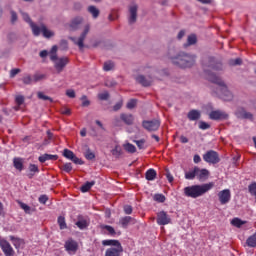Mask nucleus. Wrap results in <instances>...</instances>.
<instances>
[{"label": "nucleus", "mask_w": 256, "mask_h": 256, "mask_svg": "<svg viewBox=\"0 0 256 256\" xmlns=\"http://www.w3.org/2000/svg\"><path fill=\"white\" fill-rule=\"evenodd\" d=\"M222 69V64L217 62L214 57H207L203 60V70L207 77V80L213 84H216L218 87L215 91V94L225 102H231L234 99V96L231 91H229L225 82L217 76L212 71H219Z\"/></svg>", "instance_id": "nucleus-1"}, {"label": "nucleus", "mask_w": 256, "mask_h": 256, "mask_svg": "<svg viewBox=\"0 0 256 256\" xmlns=\"http://www.w3.org/2000/svg\"><path fill=\"white\" fill-rule=\"evenodd\" d=\"M215 187L214 182H209L205 184H196L187 186L184 188V196L192 199H197L204 196L206 193L211 191Z\"/></svg>", "instance_id": "nucleus-2"}, {"label": "nucleus", "mask_w": 256, "mask_h": 256, "mask_svg": "<svg viewBox=\"0 0 256 256\" xmlns=\"http://www.w3.org/2000/svg\"><path fill=\"white\" fill-rule=\"evenodd\" d=\"M171 62L176 67L186 69L192 68L196 64V56L187 53H179L177 56L171 58Z\"/></svg>", "instance_id": "nucleus-3"}, {"label": "nucleus", "mask_w": 256, "mask_h": 256, "mask_svg": "<svg viewBox=\"0 0 256 256\" xmlns=\"http://www.w3.org/2000/svg\"><path fill=\"white\" fill-rule=\"evenodd\" d=\"M103 246H110L105 250L104 256H122L124 247L122 243L117 239H105L102 240Z\"/></svg>", "instance_id": "nucleus-4"}, {"label": "nucleus", "mask_w": 256, "mask_h": 256, "mask_svg": "<svg viewBox=\"0 0 256 256\" xmlns=\"http://www.w3.org/2000/svg\"><path fill=\"white\" fill-rule=\"evenodd\" d=\"M32 33L34 37H39L42 33V36L45 37V39H51V37H54L55 33L47 28L46 25L41 24L38 25H32Z\"/></svg>", "instance_id": "nucleus-5"}, {"label": "nucleus", "mask_w": 256, "mask_h": 256, "mask_svg": "<svg viewBox=\"0 0 256 256\" xmlns=\"http://www.w3.org/2000/svg\"><path fill=\"white\" fill-rule=\"evenodd\" d=\"M90 31V25L87 24L84 27L83 32L80 34L79 38L77 39L76 37H69L70 41L74 43V45H77L79 49H83L84 47V41Z\"/></svg>", "instance_id": "nucleus-6"}, {"label": "nucleus", "mask_w": 256, "mask_h": 256, "mask_svg": "<svg viewBox=\"0 0 256 256\" xmlns=\"http://www.w3.org/2000/svg\"><path fill=\"white\" fill-rule=\"evenodd\" d=\"M203 160L208 164L216 165L220 163L221 159L219 153L215 150H209L203 155Z\"/></svg>", "instance_id": "nucleus-7"}, {"label": "nucleus", "mask_w": 256, "mask_h": 256, "mask_svg": "<svg viewBox=\"0 0 256 256\" xmlns=\"http://www.w3.org/2000/svg\"><path fill=\"white\" fill-rule=\"evenodd\" d=\"M161 126V122L158 119H153V120H144L142 122V127L148 131V132H156L159 130Z\"/></svg>", "instance_id": "nucleus-8"}, {"label": "nucleus", "mask_w": 256, "mask_h": 256, "mask_svg": "<svg viewBox=\"0 0 256 256\" xmlns=\"http://www.w3.org/2000/svg\"><path fill=\"white\" fill-rule=\"evenodd\" d=\"M0 249L3 252L4 256H14L15 250L10 244L9 241H7L4 238H0Z\"/></svg>", "instance_id": "nucleus-9"}, {"label": "nucleus", "mask_w": 256, "mask_h": 256, "mask_svg": "<svg viewBox=\"0 0 256 256\" xmlns=\"http://www.w3.org/2000/svg\"><path fill=\"white\" fill-rule=\"evenodd\" d=\"M235 116L241 120H248L250 122L255 121V117L253 116V113L246 111L244 107H238L235 112Z\"/></svg>", "instance_id": "nucleus-10"}, {"label": "nucleus", "mask_w": 256, "mask_h": 256, "mask_svg": "<svg viewBox=\"0 0 256 256\" xmlns=\"http://www.w3.org/2000/svg\"><path fill=\"white\" fill-rule=\"evenodd\" d=\"M64 249L69 255H75L79 250V244L73 239H68L64 243Z\"/></svg>", "instance_id": "nucleus-11"}, {"label": "nucleus", "mask_w": 256, "mask_h": 256, "mask_svg": "<svg viewBox=\"0 0 256 256\" xmlns=\"http://www.w3.org/2000/svg\"><path fill=\"white\" fill-rule=\"evenodd\" d=\"M156 222L159 226H166V225L171 224L172 218L166 211L162 210L157 213Z\"/></svg>", "instance_id": "nucleus-12"}, {"label": "nucleus", "mask_w": 256, "mask_h": 256, "mask_svg": "<svg viewBox=\"0 0 256 256\" xmlns=\"http://www.w3.org/2000/svg\"><path fill=\"white\" fill-rule=\"evenodd\" d=\"M218 199L221 205H227L232 200V192L230 189H223L218 192Z\"/></svg>", "instance_id": "nucleus-13"}, {"label": "nucleus", "mask_w": 256, "mask_h": 256, "mask_svg": "<svg viewBox=\"0 0 256 256\" xmlns=\"http://www.w3.org/2000/svg\"><path fill=\"white\" fill-rule=\"evenodd\" d=\"M62 155H63V157L65 159L73 162L75 165H83L84 164V162L80 158H78L76 156V154L72 150H70V149L65 148L63 150V154Z\"/></svg>", "instance_id": "nucleus-14"}, {"label": "nucleus", "mask_w": 256, "mask_h": 256, "mask_svg": "<svg viewBox=\"0 0 256 256\" xmlns=\"http://www.w3.org/2000/svg\"><path fill=\"white\" fill-rule=\"evenodd\" d=\"M209 118L213 121L228 120L229 114L221 110H214L209 113Z\"/></svg>", "instance_id": "nucleus-15"}, {"label": "nucleus", "mask_w": 256, "mask_h": 256, "mask_svg": "<svg viewBox=\"0 0 256 256\" xmlns=\"http://www.w3.org/2000/svg\"><path fill=\"white\" fill-rule=\"evenodd\" d=\"M135 80L142 87H150L153 84V82H154V79H153V77L151 75H148L147 77L144 76V75H138L135 78Z\"/></svg>", "instance_id": "nucleus-16"}, {"label": "nucleus", "mask_w": 256, "mask_h": 256, "mask_svg": "<svg viewBox=\"0 0 256 256\" xmlns=\"http://www.w3.org/2000/svg\"><path fill=\"white\" fill-rule=\"evenodd\" d=\"M69 64V59L67 57L58 58L54 62V68L58 74L62 73L66 66Z\"/></svg>", "instance_id": "nucleus-17"}, {"label": "nucleus", "mask_w": 256, "mask_h": 256, "mask_svg": "<svg viewBox=\"0 0 256 256\" xmlns=\"http://www.w3.org/2000/svg\"><path fill=\"white\" fill-rule=\"evenodd\" d=\"M129 13H130V16L128 18V23H129V25H134V23H136L137 17H138V5L133 4V5L129 6Z\"/></svg>", "instance_id": "nucleus-18"}, {"label": "nucleus", "mask_w": 256, "mask_h": 256, "mask_svg": "<svg viewBox=\"0 0 256 256\" xmlns=\"http://www.w3.org/2000/svg\"><path fill=\"white\" fill-rule=\"evenodd\" d=\"M83 21H84V18L82 16H76L75 18H73L69 24L70 30L77 31L80 25H82Z\"/></svg>", "instance_id": "nucleus-19"}, {"label": "nucleus", "mask_w": 256, "mask_h": 256, "mask_svg": "<svg viewBox=\"0 0 256 256\" xmlns=\"http://www.w3.org/2000/svg\"><path fill=\"white\" fill-rule=\"evenodd\" d=\"M201 117H202V113L200 110H197V109H192L187 114V118L190 122L199 121Z\"/></svg>", "instance_id": "nucleus-20"}, {"label": "nucleus", "mask_w": 256, "mask_h": 256, "mask_svg": "<svg viewBox=\"0 0 256 256\" xmlns=\"http://www.w3.org/2000/svg\"><path fill=\"white\" fill-rule=\"evenodd\" d=\"M120 120L127 126H132L134 124V115L128 113H121Z\"/></svg>", "instance_id": "nucleus-21"}, {"label": "nucleus", "mask_w": 256, "mask_h": 256, "mask_svg": "<svg viewBox=\"0 0 256 256\" xmlns=\"http://www.w3.org/2000/svg\"><path fill=\"white\" fill-rule=\"evenodd\" d=\"M130 223H133V224L136 223V219L133 218L132 216H124V217H121L119 220V224L121 225L122 228H125V229L128 228Z\"/></svg>", "instance_id": "nucleus-22"}, {"label": "nucleus", "mask_w": 256, "mask_h": 256, "mask_svg": "<svg viewBox=\"0 0 256 256\" xmlns=\"http://www.w3.org/2000/svg\"><path fill=\"white\" fill-rule=\"evenodd\" d=\"M59 159V156L58 155H54V154H43L41 156L38 157V161L40 163H45L47 161H57Z\"/></svg>", "instance_id": "nucleus-23"}, {"label": "nucleus", "mask_w": 256, "mask_h": 256, "mask_svg": "<svg viewBox=\"0 0 256 256\" xmlns=\"http://www.w3.org/2000/svg\"><path fill=\"white\" fill-rule=\"evenodd\" d=\"M209 175H210V172L208 169H201L200 167H198L196 177L199 181L208 179Z\"/></svg>", "instance_id": "nucleus-24"}, {"label": "nucleus", "mask_w": 256, "mask_h": 256, "mask_svg": "<svg viewBox=\"0 0 256 256\" xmlns=\"http://www.w3.org/2000/svg\"><path fill=\"white\" fill-rule=\"evenodd\" d=\"M9 239L12 242L13 246L15 247V249H20L25 244L23 239H21L19 237H15L13 235H10Z\"/></svg>", "instance_id": "nucleus-25"}, {"label": "nucleus", "mask_w": 256, "mask_h": 256, "mask_svg": "<svg viewBox=\"0 0 256 256\" xmlns=\"http://www.w3.org/2000/svg\"><path fill=\"white\" fill-rule=\"evenodd\" d=\"M199 171V167L195 166L193 169L185 172V179L186 180H194L197 177Z\"/></svg>", "instance_id": "nucleus-26"}, {"label": "nucleus", "mask_w": 256, "mask_h": 256, "mask_svg": "<svg viewBox=\"0 0 256 256\" xmlns=\"http://www.w3.org/2000/svg\"><path fill=\"white\" fill-rule=\"evenodd\" d=\"M29 173L27 174L28 179H33L36 173H39V167L36 164H29L28 166Z\"/></svg>", "instance_id": "nucleus-27"}, {"label": "nucleus", "mask_w": 256, "mask_h": 256, "mask_svg": "<svg viewBox=\"0 0 256 256\" xmlns=\"http://www.w3.org/2000/svg\"><path fill=\"white\" fill-rule=\"evenodd\" d=\"M13 167L19 171L22 172L24 169L23 159L20 157L13 158Z\"/></svg>", "instance_id": "nucleus-28"}, {"label": "nucleus", "mask_w": 256, "mask_h": 256, "mask_svg": "<svg viewBox=\"0 0 256 256\" xmlns=\"http://www.w3.org/2000/svg\"><path fill=\"white\" fill-rule=\"evenodd\" d=\"M157 178V171L153 168H150L145 173V179L147 181H154Z\"/></svg>", "instance_id": "nucleus-29"}, {"label": "nucleus", "mask_w": 256, "mask_h": 256, "mask_svg": "<svg viewBox=\"0 0 256 256\" xmlns=\"http://www.w3.org/2000/svg\"><path fill=\"white\" fill-rule=\"evenodd\" d=\"M95 184V181H87L80 187V191L82 193H87L92 189L93 186H95Z\"/></svg>", "instance_id": "nucleus-30"}, {"label": "nucleus", "mask_w": 256, "mask_h": 256, "mask_svg": "<svg viewBox=\"0 0 256 256\" xmlns=\"http://www.w3.org/2000/svg\"><path fill=\"white\" fill-rule=\"evenodd\" d=\"M87 11L88 13H90L93 19H98L100 15V10L96 6H88Z\"/></svg>", "instance_id": "nucleus-31"}, {"label": "nucleus", "mask_w": 256, "mask_h": 256, "mask_svg": "<svg viewBox=\"0 0 256 256\" xmlns=\"http://www.w3.org/2000/svg\"><path fill=\"white\" fill-rule=\"evenodd\" d=\"M198 41L197 35L196 34H190L187 37V43L184 44V47H190V45H196Z\"/></svg>", "instance_id": "nucleus-32"}, {"label": "nucleus", "mask_w": 256, "mask_h": 256, "mask_svg": "<svg viewBox=\"0 0 256 256\" xmlns=\"http://www.w3.org/2000/svg\"><path fill=\"white\" fill-rule=\"evenodd\" d=\"M246 245L250 248H256V232L247 238Z\"/></svg>", "instance_id": "nucleus-33"}, {"label": "nucleus", "mask_w": 256, "mask_h": 256, "mask_svg": "<svg viewBox=\"0 0 256 256\" xmlns=\"http://www.w3.org/2000/svg\"><path fill=\"white\" fill-rule=\"evenodd\" d=\"M20 14L22 15V19L23 21H25L26 23H28V25L31 28V31H33V25H36L30 18L29 14L25 13V12H20Z\"/></svg>", "instance_id": "nucleus-34"}, {"label": "nucleus", "mask_w": 256, "mask_h": 256, "mask_svg": "<svg viewBox=\"0 0 256 256\" xmlns=\"http://www.w3.org/2000/svg\"><path fill=\"white\" fill-rule=\"evenodd\" d=\"M231 225L236 227V228H241L243 225H245V221H243L239 217H235L231 220Z\"/></svg>", "instance_id": "nucleus-35"}, {"label": "nucleus", "mask_w": 256, "mask_h": 256, "mask_svg": "<svg viewBox=\"0 0 256 256\" xmlns=\"http://www.w3.org/2000/svg\"><path fill=\"white\" fill-rule=\"evenodd\" d=\"M75 225L80 229V230H84L87 229L89 226V223L86 219H80L78 220Z\"/></svg>", "instance_id": "nucleus-36"}, {"label": "nucleus", "mask_w": 256, "mask_h": 256, "mask_svg": "<svg viewBox=\"0 0 256 256\" xmlns=\"http://www.w3.org/2000/svg\"><path fill=\"white\" fill-rule=\"evenodd\" d=\"M60 169H61L63 172H65V173H67V174H70V173L72 172V170H73L72 163H70V162L64 163V164L60 167Z\"/></svg>", "instance_id": "nucleus-37"}, {"label": "nucleus", "mask_w": 256, "mask_h": 256, "mask_svg": "<svg viewBox=\"0 0 256 256\" xmlns=\"http://www.w3.org/2000/svg\"><path fill=\"white\" fill-rule=\"evenodd\" d=\"M57 223L59 225L60 230L67 229V223H66L65 217L59 216L57 219Z\"/></svg>", "instance_id": "nucleus-38"}, {"label": "nucleus", "mask_w": 256, "mask_h": 256, "mask_svg": "<svg viewBox=\"0 0 256 256\" xmlns=\"http://www.w3.org/2000/svg\"><path fill=\"white\" fill-rule=\"evenodd\" d=\"M37 98L42 101H49L50 103H53V98L45 95L43 92H37Z\"/></svg>", "instance_id": "nucleus-39"}, {"label": "nucleus", "mask_w": 256, "mask_h": 256, "mask_svg": "<svg viewBox=\"0 0 256 256\" xmlns=\"http://www.w3.org/2000/svg\"><path fill=\"white\" fill-rule=\"evenodd\" d=\"M154 201L155 202H158V203H165L166 202V196L164 194H155L154 197H153Z\"/></svg>", "instance_id": "nucleus-40"}, {"label": "nucleus", "mask_w": 256, "mask_h": 256, "mask_svg": "<svg viewBox=\"0 0 256 256\" xmlns=\"http://www.w3.org/2000/svg\"><path fill=\"white\" fill-rule=\"evenodd\" d=\"M114 67H115V65H114V63L112 61H107L103 65V70L105 72H110V71H112L114 69Z\"/></svg>", "instance_id": "nucleus-41"}, {"label": "nucleus", "mask_w": 256, "mask_h": 256, "mask_svg": "<svg viewBox=\"0 0 256 256\" xmlns=\"http://www.w3.org/2000/svg\"><path fill=\"white\" fill-rule=\"evenodd\" d=\"M45 79H46V75L45 74L35 73L33 75V82L34 83H38V82L43 81Z\"/></svg>", "instance_id": "nucleus-42"}, {"label": "nucleus", "mask_w": 256, "mask_h": 256, "mask_svg": "<svg viewBox=\"0 0 256 256\" xmlns=\"http://www.w3.org/2000/svg\"><path fill=\"white\" fill-rule=\"evenodd\" d=\"M102 229L106 230V231L109 233V235H111V236L116 235V230H115V228H114L113 226H111V225H103V226H102Z\"/></svg>", "instance_id": "nucleus-43"}, {"label": "nucleus", "mask_w": 256, "mask_h": 256, "mask_svg": "<svg viewBox=\"0 0 256 256\" xmlns=\"http://www.w3.org/2000/svg\"><path fill=\"white\" fill-rule=\"evenodd\" d=\"M125 150H126V152L131 153V154H134L137 151L136 146L131 143H127L125 145Z\"/></svg>", "instance_id": "nucleus-44"}, {"label": "nucleus", "mask_w": 256, "mask_h": 256, "mask_svg": "<svg viewBox=\"0 0 256 256\" xmlns=\"http://www.w3.org/2000/svg\"><path fill=\"white\" fill-rule=\"evenodd\" d=\"M134 143L138 147L139 150H144L145 149V144L146 140L145 139H140V140H134Z\"/></svg>", "instance_id": "nucleus-45"}, {"label": "nucleus", "mask_w": 256, "mask_h": 256, "mask_svg": "<svg viewBox=\"0 0 256 256\" xmlns=\"http://www.w3.org/2000/svg\"><path fill=\"white\" fill-rule=\"evenodd\" d=\"M85 158L89 161L94 160L96 158V155L94 152H91V149H87L85 151Z\"/></svg>", "instance_id": "nucleus-46"}, {"label": "nucleus", "mask_w": 256, "mask_h": 256, "mask_svg": "<svg viewBox=\"0 0 256 256\" xmlns=\"http://www.w3.org/2000/svg\"><path fill=\"white\" fill-rule=\"evenodd\" d=\"M136 106H137V100L136 99H131L126 104V108L128 110H133Z\"/></svg>", "instance_id": "nucleus-47"}, {"label": "nucleus", "mask_w": 256, "mask_h": 256, "mask_svg": "<svg viewBox=\"0 0 256 256\" xmlns=\"http://www.w3.org/2000/svg\"><path fill=\"white\" fill-rule=\"evenodd\" d=\"M80 100L82 102L81 104L82 107H89L91 104L90 100H88V97L86 95H82Z\"/></svg>", "instance_id": "nucleus-48"}, {"label": "nucleus", "mask_w": 256, "mask_h": 256, "mask_svg": "<svg viewBox=\"0 0 256 256\" xmlns=\"http://www.w3.org/2000/svg\"><path fill=\"white\" fill-rule=\"evenodd\" d=\"M211 128V125L205 121H200L199 122V129L202 131L209 130Z\"/></svg>", "instance_id": "nucleus-49"}, {"label": "nucleus", "mask_w": 256, "mask_h": 256, "mask_svg": "<svg viewBox=\"0 0 256 256\" xmlns=\"http://www.w3.org/2000/svg\"><path fill=\"white\" fill-rule=\"evenodd\" d=\"M19 206H20V208H21L26 214H30V213H31V207H30L29 205H27L26 203L19 202Z\"/></svg>", "instance_id": "nucleus-50"}, {"label": "nucleus", "mask_w": 256, "mask_h": 256, "mask_svg": "<svg viewBox=\"0 0 256 256\" xmlns=\"http://www.w3.org/2000/svg\"><path fill=\"white\" fill-rule=\"evenodd\" d=\"M243 61L241 58H236V59H231L229 60V65L230 66H240L242 65Z\"/></svg>", "instance_id": "nucleus-51"}, {"label": "nucleus", "mask_w": 256, "mask_h": 256, "mask_svg": "<svg viewBox=\"0 0 256 256\" xmlns=\"http://www.w3.org/2000/svg\"><path fill=\"white\" fill-rule=\"evenodd\" d=\"M34 82V79L30 75H26L22 78V83L24 85H31Z\"/></svg>", "instance_id": "nucleus-52"}, {"label": "nucleus", "mask_w": 256, "mask_h": 256, "mask_svg": "<svg viewBox=\"0 0 256 256\" xmlns=\"http://www.w3.org/2000/svg\"><path fill=\"white\" fill-rule=\"evenodd\" d=\"M49 201V197L46 194L40 195L38 202L42 205H45Z\"/></svg>", "instance_id": "nucleus-53"}, {"label": "nucleus", "mask_w": 256, "mask_h": 256, "mask_svg": "<svg viewBox=\"0 0 256 256\" xmlns=\"http://www.w3.org/2000/svg\"><path fill=\"white\" fill-rule=\"evenodd\" d=\"M248 191L251 195H256V182H253L248 186Z\"/></svg>", "instance_id": "nucleus-54"}, {"label": "nucleus", "mask_w": 256, "mask_h": 256, "mask_svg": "<svg viewBox=\"0 0 256 256\" xmlns=\"http://www.w3.org/2000/svg\"><path fill=\"white\" fill-rule=\"evenodd\" d=\"M25 102V98L22 95L16 96L15 98V103L17 104V106H22Z\"/></svg>", "instance_id": "nucleus-55"}, {"label": "nucleus", "mask_w": 256, "mask_h": 256, "mask_svg": "<svg viewBox=\"0 0 256 256\" xmlns=\"http://www.w3.org/2000/svg\"><path fill=\"white\" fill-rule=\"evenodd\" d=\"M123 211L126 215H131L133 213V207L131 205H125Z\"/></svg>", "instance_id": "nucleus-56"}, {"label": "nucleus", "mask_w": 256, "mask_h": 256, "mask_svg": "<svg viewBox=\"0 0 256 256\" xmlns=\"http://www.w3.org/2000/svg\"><path fill=\"white\" fill-rule=\"evenodd\" d=\"M99 100L107 101L110 98V94L108 92H104L98 95Z\"/></svg>", "instance_id": "nucleus-57"}, {"label": "nucleus", "mask_w": 256, "mask_h": 256, "mask_svg": "<svg viewBox=\"0 0 256 256\" xmlns=\"http://www.w3.org/2000/svg\"><path fill=\"white\" fill-rule=\"evenodd\" d=\"M66 96L70 99H75L76 98V92L73 89H68L66 91Z\"/></svg>", "instance_id": "nucleus-58"}, {"label": "nucleus", "mask_w": 256, "mask_h": 256, "mask_svg": "<svg viewBox=\"0 0 256 256\" xmlns=\"http://www.w3.org/2000/svg\"><path fill=\"white\" fill-rule=\"evenodd\" d=\"M123 107V102L122 101H119L117 102L114 106H113V111L114 112H118L122 109Z\"/></svg>", "instance_id": "nucleus-59"}, {"label": "nucleus", "mask_w": 256, "mask_h": 256, "mask_svg": "<svg viewBox=\"0 0 256 256\" xmlns=\"http://www.w3.org/2000/svg\"><path fill=\"white\" fill-rule=\"evenodd\" d=\"M21 72L20 69L14 68L10 71V78H15Z\"/></svg>", "instance_id": "nucleus-60"}, {"label": "nucleus", "mask_w": 256, "mask_h": 256, "mask_svg": "<svg viewBox=\"0 0 256 256\" xmlns=\"http://www.w3.org/2000/svg\"><path fill=\"white\" fill-rule=\"evenodd\" d=\"M60 113L62 115H65V116H70L71 115V109H69L67 107H63V108H61Z\"/></svg>", "instance_id": "nucleus-61"}, {"label": "nucleus", "mask_w": 256, "mask_h": 256, "mask_svg": "<svg viewBox=\"0 0 256 256\" xmlns=\"http://www.w3.org/2000/svg\"><path fill=\"white\" fill-rule=\"evenodd\" d=\"M10 15H11V23H16V21L18 20L17 13L15 11H11Z\"/></svg>", "instance_id": "nucleus-62"}, {"label": "nucleus", "mask_w": 256, "mask_h": 256, "mask_svg": "<svg viewBox=\"0 0 256 256\" xmlns=\"http://www.w3.org/2000/svg\"><path fill=\"white\" fill-rule=\"evenodd\" d=\"M201 161H202L201 156L199 154H195L194 157H193V162L195 164H199V163H201Z\"/></svg>", "instance_id": "nucleus-63"}, {"label": "nucleus", "mask_w": 256, "mask_h": 256, "mask_svg": "<svg viewBox=\"0 0 256 256\" xmlns=\"http://www.w3.org/2000/svg\"><path fill=\"white\" fill-rule=\"evenodd\" d=\"M112 155L113 156H121V150L118 148V147H115L113 150H112Z\"/></svg>", "instance_id": "nucleus-64"}]
</instances>
